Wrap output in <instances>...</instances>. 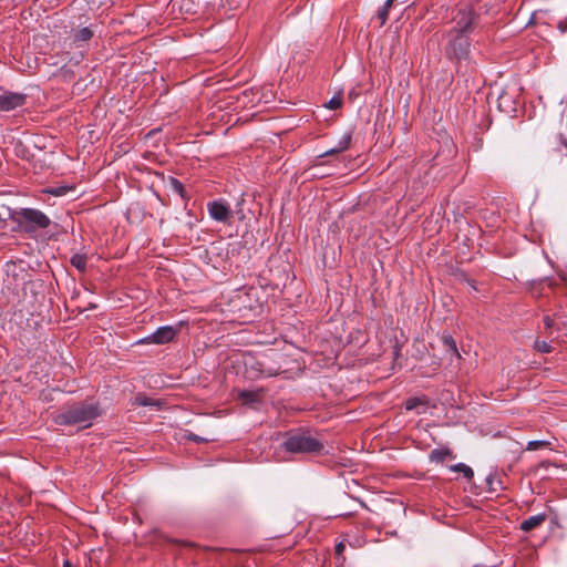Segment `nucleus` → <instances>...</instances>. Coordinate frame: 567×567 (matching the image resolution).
Returning <instances> with one entry per match:
<instances>
[{"mask_svg":"<svg viewBox=\"0 0 567 567\" xmlns=\"http://www.w3.org/2000/svg\"><path fill=\"white\" fill-rule=\"evenodd\" d=\"M344 548H346V545H344L343 543H339V544L336 546V553H337L338 555H341V554L343 553Z\"/></svg>","mask_w":567,"mask_h":567,"instance_id":"28","label":"nucleus"},{"mask_svg":"<svg viewBox=\"0 0 567 567\" xmlns=\"http://www.w3.org/2000/svg\"><path fill=\"white\" fill-rule=\"evenodd\" d=\"M65 192H66V188H64V187H56V188H52L49 190V193L54 196H61V195L65 194Z\"/></svg>","mask_w":567,"mask_h":567,"instance_id":"27","label":"nucleus"},{"mask_svg":"<svg viewBox=\"0 0 567 567\" xmlns=\"http://www.w3.org/2000/svg\"><path fill=\"white\" fill-rule=\"evenodd\" d=\"M478 17L471 8L460 9L453 18V28L450 32L467 34L477 25Z\"/></svg>","mask_w":567,"mask_h":567,"instance_id":"5","label":"nucleus"},{"mask_svg":"<svg viewBox=\"0 0 567 567\" xmlns=\"http://www.w3.org/2000/svg\"><path fill=\"white\" fill-rule=\"evenodd\" d=\"M17 215L20 227L28 233L47 228L50 225V218L38 209L22 208Z\"/></svg>","mask_w":567,"mask_h":567,"instance_id":"3","label":"nucleus"},{"mask_svg":"<svg viewBox=\"0 0 567 567\" xmlns=\"http://www.w3.org/2000/svg\"><path fill=\"white\" fill-rule=\"evenodd\" d=\"M420 400L419 399H410L406 401L405 403V409L408 411H411V410H414L419 404H420Z\"/></svg>","mask_w":567,"mask_h":567,"instance_id":"25","label":"nucleus"},{"mask_svg":"<svg viewBox=\"0 0 567 567\" xmlns=\"http://www.w3.org/2000/svg\"><path fill=\"white\" fill-rule=\"evenodd\" d=\"M548 446H550V442L549 441H544V440L529 441L527 443L526 450L527 451H536V450H539L542 447H548Z\"/></svg>","mask_w":567,"mask_h":567,"instance_id":"19","label":"nucleus"},{"mask_svg":"<svg viewBox=\"0 0 567 567\" xmlns=\"http://www.w3.org/2000/svg\"><path fill=\"white\" fill-rule=\"evenodd\" d=\"M350 142H351V135L344 134L336 147H332V148L326 151L320 156H329V155H334V154L341 153L349 147Z\"/></svg>","mask_w":567,"mask_h":567,"instance_id":"10","label":"nucleus"},{"mask_svg":"<svg viewBox=\"0 0 567 567\" xmlns=\"http://www.w3.org/2000/svg\"><path fill=\"white\" fill-rule=\"evenodd\" d=\"M176 330L171 326L158 328L152 336L145 338L143 342H153L156 344H164L174 339Z\"/></svg>","mask_w":567,"mask_h":567,"instance_id":"8","label":"nucleus"},{"mask_svg":"<svg viewBox=\"0 0 567 567\" xmlns=\"http://www.w3.org/2000/svg\"><path fill=\"white\" fill-rule=\"evenodd\" d=\"M165 186L168 190L174 194H178L181 197H184V186L183 184L176 179L175 177L169 176L165 182Z\"/></svg>","mask_w":567,"mask_h":567,"instance_id":"12","label":"nucleus"},{"mask_svg":"<svg viewBox=\"0 0 567 567\" xmlns=\"http://www.w3.org/2000/svg\"><path fill=\"white\" fill-rule=\"evenodd\" d=\"M450 470L453 472H461L467 480H472L474 476L473 470L464 463L452 465Z\"/></svg>","mask_w":567,"mask_h":567,"instance_id":"14","label":"nucleus"},{"mask_svg":"<svg viewBox=\"0 0 567 567\" xmlns=\"http://www.w3.org/2000/svg\"><path fill=\"white\" fill-rule=\"evenodd\" d=\"M281 447L287 453L311 454L320 453L323 450V444L309 432L295 430L285 434Z\"/></svg>","mask_w":567,"mask_h":567,"instance_id":"2","label":"nucleus"},{"mask_svg":"<svg viewBox=\"0 0 567 567\" xmlns=\"http://www.w3.org/2000/svg\"><path fill=\"white\" fill-rule=\"evenodd\" d=\"M546 514L530 516L520 523V529L524 532H530L540 526L546 520Z\"/></svg>","mask_w":567,"mask_h":567,"instance_id":"9","label":"nucleus"},{"mask_svg":"<svg viewBox=\"0 0 567 567\" xmlns=\"http://www.w3.org/2000/svg\"><path fill=\"white\" fill-rule=\"evenodd\" d=\"M25 95L7 92L0 95V111H13L25 103Z\"/></svg>","mask_w":567,"mask_h":567,"instance_id":"6","label":"nucleus"},{"mask_svg":"<svg viewBox=\"0 0 567 567\" xmlns=\"http://www.w3.org/2000/svg\"><path fill=\"white\" fill-rule=\"evenodd\" d=\"M239 398L243 399L245 403H251L258 400L259 394L252 391H241Z\"/></svg>","mask_w":567,"mask_h":567,"instance_id":"20","label":"nucleus"},{"mask_svg":"<svg viewBox=\"0 0 567 567\" xmlns=\"http://www.w3.org/2000/svg\"><path fill=\"white\" fill-rule=\"evenodd\" d=\"M394 0H386L383 8L379 11L378 18L380 19L381 25H383L389 16V9L392 7Z\"/></svg>","mask_w":567,"mask_h":567,"instance_id":"17","label":"nucleus"},{"mask_svg":"<svg viewBox=\"0 0 567 567\" xmlns=\"http://www.w3.org/2000/svg\"><path fill=\"white\" fill-rule=\"evenodd\" d=\"M446 54L456 60L466 59L470 53V41L466 34L449 32Z\"/></svg>","mask_w":567,"mask_h":567,"instance_id":"4","label":"nucleus"},{"mask_svg":"<svg viewBox=\"0 0 567 567\" xmlns=\"http://www.w3.org/2000/svg\"><path fill=\"white\" fill-rule=\"evenodd\" d=\"M63 567H73V566L70 561L66 560V561H64Z\"/></svg>","mask_w":567,"mask_h":567,"instance_id":"29","label":"nucleus"},{"mask_svg":"<svg viewBox=\"0 0 567 567\" xmlns=\"http://www.w3.org/2000/svg\"><path fill=\"white\" fill-rule=\"evenodd\" d=\"M341 96H333L324 104V106L329 110H337L341 106Z\"/></svg>","mask_w":567,"mask_h":567,"instance_id":"21","label":"nucleus"},{"mask_svg":"<svg viewBox=\"0 0 567 567\" xmlns=\"http://www.w3.org/2000/svg\"><path fill=\"white\" fill-rule=\"evenodd\" d=\"M454 455L450 449H435L430 453V460L432 462L442 463L446 458H453Z\"/></svg>","mask_w":567,"mask_h":567,"instance_id":"11","label":"nucleus"},{"mask_svg":"<svg viewBox=\"0 0 567 567\" xmlns=\"http://www.w3.org/2000/svg\"><path fill=\"white\" fill-rule=\"evenodd\" d=\"M209 216L220 223H227L231 213L229 206L224 200H214L208 204Z\"/></svg>","mask_w":567,"mask_h":567,"instance_id":"7","label":"nucleus"},{"mask_svg":"<svg viewBox=\"0 0 567 567\" xmlns=\"http://www.w3.org/2000/svg\"><path fill=\"white\" fill-rule=\"evenodd\" d=\"M486 483L489 486V491H492V492L497 491L496 485L501 486V481L497 480V477L495 475H493V474H489L486 477Z\"/></svg>","mask_w":567,"mask_h":567,"instance_id":"23","label":"nucleus"},{"mask_svg":"<svg viewBox=\"0 0 567 567\" xmlns=\"http://www.w3.org/2000/svg\"><path fill=\"white\" fill-rule=\"evenodd\" d=\"M185 437H186L187 440H190V441H194V442H197V443H199V442H208V441H210L209 439L200 437V436L195 435V434H193V433H190V432L185 433Z\"/></svg>","mask_w":567,"mask_h":567,"instance_id":"24","label":"nucleus"},{"mask_svg":"<svg viewBox=\"0 0 567 567\" xmlns=\"http://www.w3.org/2000/svg\"><path fill=\"white\" fill-rule=\"evenodd\" d=\"M442 342L449 352H451L452 354H455L457 358H460V353L457 352L456 342L451 336H443Z\"/></svg>","mask_w":567,"mask_h":567,"instance_id":"15","label":"nucleus"},{"mask_svg":"<svg viewBox=\"0 0 567 567\" xmlns=\"http://www.w3.org/2000/svg\"><path fill=\"white\" fill-rule=\"evenodd\" d=\"M93 37V32L89 28H82L75 32L74 39L76 41H89Z\"/></svg>","mask_w":567,"mask_h":567,"instance_id":"18","label":"nucleus"},{"mask_svg":"<svg viewBox=\"0 0 567 567\" xmlns=\"http://www.w3.org/2000/svg\"><path fill=\"white\" fill-rule=\"evenodd\" d=\"M543 321H544V326H545L546 329L553 328L554 319L550 316H548V315L544 316Z\"/></svg>","mask_w":567,"mask_h":567,"instance_id":"26","label":"nucleus"},{"mask_svg":"<svg viewBox=\"0 0 567 567\" xmlns=\"http://www.w3.org/2000/svg\"><path fill=\"white\" fill-rule=\"evenodd\" d=\"M71 264L73 267H75L79 271L84 272L86 269V257L85 255L75 254L71 257Z\"/></svg>","mask_w":567,"mask_h":567,"instance_id":"13","label":"nucleus"},{"mask_svg":"<svg viewBox=\"0 0 567 567\" xmlns=\"http://www.w3.org/2000/svg\"><path fill=\"white\" fill-rule=\"evenodd\" d=\"M101 414L94 403H80L55 415V422L61 425H78L85 429L92 425L93 420Z\"/></svg>","mask_w":567,"mask_h":567,"instance_id":"1","label":"nucleus"},{"mask_svg":"<svg viewBox=\"0 0 567 567\" xmlns=\"http://www.w3.org/2000/svg\"><path fill=\"white\" fill-rule=\"evenodd\" d=\"M133 404L141 406H153L157 405V402L148 396L138 394L134 398Z\"/></svg>","mask_w":567,"mask_h":567,"instance_id":"16","label":"nucleus"},{"mask_svg":"<svg viewBox=\"0 0 567 567\" xmlns=\"http://www.w3.org/2000/svg\"><path fill=\"white\" fill-rule=\"evenodd\" d=\"M535 349L543 353H549L551 351V347L546 341L542 340L535 341Z\"/></svg>","mask_w":567,"mask_h":567,"instance_id":"22","label":"nucleus"}]
</instances>
